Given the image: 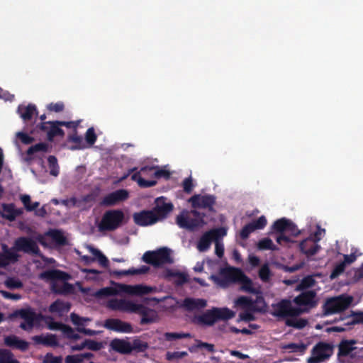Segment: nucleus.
<instances>
[{
    "mask_svg": "<svg viewBox=\"0 0 363 363\" xmlns=\"http://www.w3.org/2000/svg\"><path fill=\"white\" fill-rule=\"evenodd\" d=\"M106 307L112 311L139 314L142 316L141 324L154 323L158 318L155 310L130 299L111 298L108 300Z\"/></svg>",
    "mask_w": 363,
    "mask_h": 363,
    "instance_id": "obj_1",
    "label": "nucleus"
},
{
    "mask_svg": "<svg viewBox=\"0 0 363 363\" xmlns=\"http://www.w3.org/2000/svg\"><path fill=\"white\" fill-rule=\"evenodd\" d=\"M172 208L171 203L166 202L162 197L157 198L155 200V206L152 211L135 213L133 219L136 224L142 226L152 225L164 218Z\"/></svg>",
    "mask_w": 363,
    "mask_h": 363,
    "instance_id": "obj_2",
    "label": "nucleus"
},
{
    "mask_svg": "<svg viewBox=\"0 0 363 363\" xmlns=\"http://www.w3.org/2000/svg\"><path fill=\"white\" fill-rule=\"evenodd\" d=\"M153 291L152 287L143 285H128L118 284L113 286L103 288L94 294V296L99 298L108 297L121 295L122 293L132 296H142L148 294Z\"/></svg>",
    "mask_w": 363,
    "mask_h": 363,
    "instance_id": "obj_3",
    "label": "nucleus"
},
{
    "mask_svg": "<svg viewBox=\"0 0 363 363\" xmlns=\"http://www.w3.org/2000/svg\"><path fill=\"white\" fill-rule=\"evenodd\" d=\"M41 279L50 281L51 289L57 294H65L72 290V286L66 282L69 276L59 270H48L40 274Z\"/></svg>",
    "mask_w": 363,
    "mask_h": 363,
    "instance_id": "obj_4",
    "label": "nucleus"
},
{
    "mask_svg": "<svg viewBox=\"0 0 363 363\" xmlns=\"http://www.w3.org/2000/svg\"><path fill=\"white\" fill-rule=\"evenodd\" d=\"M352 301V296L340 295L328 298L322 306V317L339 313L346 310Z\"/></svg>",
    "mask_w": 363,
    "mask_h": 363,
    "instance_id": "obj_5",
    "label": "nucleus"
},
{
    "mask_svg": "<svg viewBox=\"0 0 363 363\" xmlns=\"http://www.w3.org/2000/svg\"><path fill=\"white\" fill-rule=\"evenodd\" d=\"M124 217L121 210L107 211L99 223L98 229L100 232L113 231L122 225Z\"/></svg>",
    "mask_w": 363,
    "mask_h": 363,
    "instance_id": "obj_6",
    "label": "nucleus"
},
{
    "mask_svg": "<svg viewBox=\"0 0 363 363\" xmlns=\"http://www.w3.org/2000/svg\"><path fill=\"white\" fill-rule=\"evenodd\" d=\"M143 260L156 267L164 264H172L174 262L172 250L163 247L157 250L148 251L143 255Z\"/></svg>",
    "mask_w": 363,
    "mask_h": 363,
    "instance_id": "obj_7",
    "label": "nucleus"
},
{
    "mask_svg": "<svg viewBox=\"0 0 363 363\" xmlns=\"http://www.w3.org/2000/svg\"><path fill=\"white\" fill-rule=\"evenodd\" d=\"M176 222L180 228L190 230L204 225L203 218L199 216L196 211L182 212L177 216Z\"/></svg>",
    "mask_w": 363,
    "mask_h": 363,
    "instance_id": "obj_8",
    "label": "nucleus"
},
{
    "mask_svg": "<svg viewBox=\"0 0 363 363\" xmlns=\"http://www.w3.org/2000/svg\"><path fill=\"white\" fill-rule=\"evenodd\" d=\"M242 272L240 269L235 268L222 269L218 276L211 275L210 278L217 286L224 288L230 283L238 282Z\"/></svg>",
    "mask_w": 363,
    "mask_h": 363,
    "instance_id": "obj_9",
    "label": "nucleus"
},
{
    "mask_svg": "<svg viewBox=\"0 0 363 363\" xmlns=\"http://www.w3.org/2000/svg\"><path fill=\"white\" fill-rule=\"evenodd\" d=\"M334 347L332 344L319 342L311 351V357L308 359V363H321L328 359L333 354Z\"/></svg>",
    "mask_w": 363,
    "mask_h": 363,
    "instance_id": "obj_10",
    "label": "nucleus"
},
{
    "mask_svg": "<svg viewBox=\"0 0 363 363\" xmlns=\"http://www.w3.org/2000/svg\"><path fill=\"white\" fill-rule=\"evenodd\" d=\"M315 297L314 291H306L296 296V317L316 306Z\"/></svg>",
    "mask_w": 363,
    "mask_h": 363,
    "instance_id": "obj_11",
    "label": "nucleus"
},
{
    "mask_svg": "<svg viewBox=\"0 0 363 363\" xmlns=\"http://www.w3.org/2000/svg\"><path fill=\"white\" fill-rule=\"evenodd\" d=\"M319 235L320 233L318 232H315L299 243L300 251L306 255L308 260L321 248L320 245L318 244L320 240Z\"/></svg>",
    "mask_w": 363,
    "mask_h": 363,
    "instance_id": "obj_12",
    "label": "nucleus"
},
{
    "mask_svg": "<svg viewBox=\"0 0 363 363\" xmlns=\"http://www.w3.org/2000/svg\"><path fill=\"white\" fill-rule=\"evenodd\" d=\"M154 166H145L140 170L136 171L131 175V179L136 182L139 186L147 188L153 186L156 184V182L150 179L154 177Z\"/></svg>",
    "mask_w": 363,
    "mask_h": 363,
    "instance_id": "obj_13",
    "label": "nucleus"
},
{
    "mask_svg": "<svg viewBox=\"0 0 363 363\" xmlns=\"http://www.w3.org/2000/svg\"><path fill=\"white\" fill-rule=\"evenodd\" d=\"M235 303L240 306L245 311L239 315L238 321H251L254 320L253 313L262 310V306L257 307L256 303L252 302L250 299L245 296L238 298Z\"/></svg>",
    "mask_w": 363,
    "mask_h": 363,
    "instance_id": "obj_14",
    "label": "nucleus"
},
{
    "mask_svg": "<svg viewBox=\"0 0 363 363\" xmlns=\"http://www.w3.org/2000/svg\"><path fill=\"white\" fill-rule=\"evenodd\" d=\"M226 233V230L223 228L213 229L205 233L197 244V249L200 252L207 250L210 247L213 240L215 241L216 240L223 238Z\"/></svg>",
    "mask_w": 363,
    "mask_h": 363,
    "instance_id": "obj_15",
    "label": "nucleus"
},
{
    "mask_svg": "<svg viewBox=\"0 0 363 363\" xmlns=\"http://www.w3.org/2000/svg\"><path fill=\"white\" fill-rule=\"evenodd\" d=\"M273 311L272 314L275 316L279 317H290L291 319L287 320L289 325H295V322L293 319V316L295 313V309L292 306V303L289 300H282L278 303L272 306Z\"/></svg>",
    "mask_w": 363,
    "mask_h": 363,
    "instance_id": "obj_16",
    "label": "nucleus"
},
{
    "mask_svg": "<svg viewBox=\"0 0 363 363\" xmlns=\"http://www.w3.org/2000/svg\"><path fill=\"white\" fill-rule=\"evenodd\" d=\"M16 315L23 319V321L20 324V327L24 330H31L40 322L39 315L30 308L22 309L16 312Z\"/></svg>",
    "mask_w": 363,
    "mask_h": 363,
    "instance_id": "obj_17",
    "label": "nucleus"
},
{
    "mask_svg": "<svg viewBox=\"0 0 363 363\" xmlns=\"http://www.w3.org/2000/svg\"><path fill=\"white\" fill-rule=\"evenodd\" d=\"M13 246L17 253H18V252H23L32 255H38L39 253V249L36 242L28 238H18L15 240Z\"/></svg>",
    "mask_w": 363,
    "mask_h": 363,
    "instance_id": "obj_18",
    "label": "nucleus"
},
{
    "mask_svg": "<svg viewBox=\"0 0 363 363\" xmlns=\"http://www.w3.org/2000/svg\"><path fill=\"white\" fill-rule=\"evenodd\" d=\"M50 237L52 240L59 245H64L67 244V238L64 233L60 230H50L45 235H39L36 237V240L38 241L42 245L49 247L50 244L48 238Z\"/></svg>",
    "mask_w": 363,
    "mask_h": 363,
    "instance_id": "obj_19",
    "label": "nucleus"
},
{
    "mask_svg": "<svg viewBox=\"0 0 363 363\" xmlns=\"http://www.w3.org/2000/svg\"><path fill=\"white\" fill-rule=\"evenodd\" d=\"M20 258V255L17 253L13 247H9L6 245H1V252H0V267H4L9 264L16 262Z\"/></svg>",
    "mask_w": 363,
    "mask_h": 363,
    "instance_id": "obj_20",
    "label": "nucleus"
},
{
    "mask_svg": "<svg viewBox=\"0 0 363 363\" xmlns=\"http://www.w3.org/2000/svg\"><path fill=\"white\" fill-rule=\"evenodd\" d=\"M104 327L117 333H129L133 331L131 325L118 318H109L105 320Z\"/></svg>",
    "mask_w": 363,
    "mask_h": 363,
    "instance_id": "obj_21",
    "label": "nucleus"
},
{
    "mask_svg": "<svg viewBox=\"0 0 363 363\" xmlns=\"http://www.w3.org/2000/svg\"><path fill=\"white\" fill-rule=\"evenodd\" d=\"M189 201L194 208H211L215 202L214 197L208 195H196Z\"/></svg>",
    "mask_w": 363,
    "mask_h": 363,
    "instance_id": "obj_22",
    "label": "nucleus"
},
{
    "mask_svg": "<svg viewBox=\"0 0 363 363\" xmlns=\"http://www.w3.org/2000/svg\"><path fill=\"white\" fill-rule=\"evenodd\" d=\"M128 197V192L125 189L117 190L112 192L104 197L103 204L106 206H113L120 201L127 199Z\"/></svg>",
    "mask_w": 363,
    "mask_h": 363,
    "instance_id": "obj_23",
    "label": "nucleus"
},
{
    "mask_svg": "<svg viewBox=\"0 0 363 363\" xmlns=\"http://www.w3.org/2000/svg\"><path fill=\"white\" fill-rule=\"evenodd\" d=\"M86 248L94 257L93 259H91L89 257L86 256V255L82 256L81 257L83 261H84L86 264H89L90 262H91L94 260H97L99 262V263L103 267H106L108 265V259L106 257L105 255H104L101 253V252L100 250H99L90 245H87L86 247Z\"/></svg>",
    "mask_w": 363,
    "mask_h": 363,
    "instance_id": "obj_24",
    "label": "nucleus"
},
{
    "mask_svg": "<svg viewBox=\"0 0 363 363\" xmlns=\"http://www.w3.org/2000/svg\"><path fill=\"white\" fill-rule=\"evenodd\" d=\"M110 347L114 351L121 354L131 352L130 342L125 339L115 338L110 342Z\"/></svg>",
    "mask_w": 363,
    "mask_h": 363,
    "instance_id": "obj_25",
    "label": "nucleus"
},
{
    "mask_svg": "<svg viewBox=\"0 0 363 363\" xmlns=\"http://www.w3.org/2000/svg\"><path fill=\"white\" fill-rule=\"evenodd\" d=\"M206 301L202 298H186L182 306L188 311L199 310L206 306Z\"/></svg>",
    "mask_w": 363,
    "mask_h": 363,
    "instance_id": "obj_26",
    "label": "nucleus"
},
{
    "mask_svg": "<svg viewBox=\"0 0 363 363\" xmlns=\"http://www.w3.org/2000/svg\"><path fill=\"white\" fill-rule=\"evenodd\" d=\"M340 320H346L347 321L344 323L345 326H347L350 328H352L353 325L357 324H363V311L362 312H356L354 311H350V314L344 316L340 317L339 318Z\"/></svg>",
    "mask_w": 363,
    "mask_h": 363,
    "instance_id": "obj_27",
    "label": "nucleus"
},
{
    "mask_svg": "<svg viewBox=\"0 0 363 363\" xmlns=\"http://www.w3.org/2000/svg\"><path fill=\"white\" fill-rule=\"evenodd\" d=\"M195 321L199 324H202L205 325H212L216 321V314L214 311V308L211 310L206 311L202 315H198L195 318Z\"/></svg>",
    "mask_w": 363,
    "mask_h": 363,
    "instance_id": "obj_28",
    "label": "nucleus"
},
{
    "mask_svg": "<svg viewBox=\"0 0 363 363\" xmlns=\"http://www.w3.org/2000/svg\"><path fill=\"white\" fill-rule=\"evenodd\" d=\"M4 343L9 347L25 351L28 348V343L15 335H9L4 337Z\"/></svg>",
    "mask_w": 363,
    "mask_h": 363,
    "instance_id": "obj_29",
    "label": "nucleus"
},
{
    "mask_svg": "<svg viewBox=\"0 0 363 363\" xmlns=\"http://www.w3.org/2000/svg\"><path fill=\"white\" fill-rule=\"evenodd\" d=\"M69 310V305L60 300L55 301L49 307V312L60 316L68 312Z\"/></svg>",
    "mask_w": 363,
    "mask_h": 363,
    "instance_id": "obj_30",
    "label": "nucleus"
},
{
    "mask_svg": "<svg viewBox=\"0 0 363 363\" xmlns=\"http://www.w3.org/2000/svg\"><path fill=\"white\" fill-rule=\"evenodd\" d=\"M32 340L37 344H43L48 346H55L57 345L55 336L52 334L33 336Z\"/></svg>",
    "mask_w": 363,
    "mask_h": 363,
    "instance_id": "obj_31",
    "label": "nucleus"
},
{
    "mask_svg": "<svg viewBox=\"0 0 363 363\" xmlns=\"http://www.w3.org/2000/svg\"><path fill=\"white\" fill-rule=\"evenodd\" d=\"M42 129L48 132V135L50 140L54 136L64 134L63 130L57 126V122H48L42 125Z\"/></svg>",
    "mask_w": 363,
    "mask_h": 363,
    "instance_id": "obj_32",
    "label": "nucleus"
},
{
    "mask_svg": "<svg viewBox=\"0 0 363 363\" xmlns=\"http://www.w3.org/2000/svg\"><path fill=\"white\" fill-rule=\"evenodd\" d=\"M354 344H356V341L354 340L341 341L338 348V356H348L349 354L354 349V347H353Z\"/></svg>",
    "mask_w": 363,
    "mask_h": 363,
    "instance_id": "obj_33",
    "label": "nucleus"
},
{
    "mask_svg": "<svg viewBox=\"0 0 363 363\" xmlns=\"http://www.w3.org/2000/svg\"><path fill=\"white\" fill-rule=\"evenodd\" d=\"M21 213V210L15 208L11 204L3 206L2 216L10 220H14Z\"/></svg>",
    "mask_w": 363,
    "mask_h": 363,
    "instance_id": "obj_34",
    "label": "nucleus"
},
{
    "mask_svg": "<svg viewBox=\"0 0 363 363\" xmlns=\"http://www.w3.org/2000/svg\"><path fill=\"white\" fill-rule=\"evenodd\" d=\"M216 314L217 320H227L235 315V313L228 308H214Z\"/></svg>",
    "mask_w": 363,
    "mask_h": 363,
    "instance_id": "obj_35",
    "label": "nucleus"
},
{
    "mask_svg": "<svg viewBox=\"0 0 363 363\" xmlns=\"http://www.w3.org/2000/svg\"><path fill=\"white\" fill-rule=\"evenodd\" d=\"M70 319L73 324L76 325L77 330L80 333V328H85L84 327L91 320L89 318L81 317L75 313L70 315Z\"/></svg>",
    "mask_w": 363,
    "mask_h": 363,
    "instance_id": "obj_36",
    "label": "nucleus"
},
{
    "mask_svg": "<svg viewBox=\"0 0 363 363\" xmlns=\"http://www.w3.org/2000/svg\"><path fill=\"white\" fill-rule=\"evenodd\" d=\"M18 111L23 120H29L35 113V107L33 105L20 106Z\"/></svg>",
    "mask_w": 363,
    "mask_h": 363,
    "instance_id": "obj_37",
    "label": "nucleus"
},
{
    "mask_svg": "<svg viewBox=\"0 0 363 363\" xmlns=\"http://www.w3.org/2000/svg\"><path fill=\"white\" fill-rule=\"evenodd\" d=\"M238 282H239L241 284L240 289L242 291L250 293L255 292V289L252 286V281L248 277H247L242 272Z\"/></svg>",
    "mask_w": 363,
    "mask_h": 363,
    "instance_id": "obj_38",
    "label": "nucleus"
},
{
    "mask_svg": "<svg viewBox=\"0 0 363 363\" xmlns=\"http://www.w3.org/2000/svg\"><path fill=\"white\" fill-rule=\"evenodd\" d=\"M149 270V267L146 266H142L138 269L130 268L128 270H123L116 272L115 274L118 276H128V275H137L145 274Z\"/></svg>",
    "mask_w": 363,
    "mask_h": 363,
    "instance_id": "obj_39",
    "label": "nucleus"
},
{
    "mask_svg": "<svg viewBox=\"0 0 363 363\" xmlns=\"http://www.w3.org/2000/svg\"><path fill=\"white\" fill-rule=\"evenodd\" d=\"M291 224L288 220L281 218L274 223L273 228L277 232H284L291 228Z\"/></svg>",
    "mask_w": 363,
    "mask_h": 363,
    "instance_id": "obj_40",
    "label": "nucleus"
},
{
    "mask_svg": "<svg viewBox=\"0 0 363 363\" xmlns=\"http://www.w3.org/2000/svg\"><path fill=\"white\" fill-rule=\"evenodd\" d=\"M315 283V280L312 275L305 277L301 283L296 286V291L306 289L313 286Z\"/></svg>",
    "mask_w": 363,
    "mask_h": 363,
    "instance_id": "obj_41",
    "label": "nucleus"
},
{
    "mask_svg": "<svg viewBox=\"0 0 363 363\" xmlns=\"http://www.w3.org/2000/svg\"><path fill=\"white\" fill-rule=\"evenodd\" d=\"M0 363H19L7 350H0Z\"/></svg>",
    "mask_w": 363,
    "mask_h": 363,
    "instance_id": "obj_42",
    "label": "nucleus"
},
{
    "mask_svg": "<svg viewBox=\"0 0 363 363\" xmlns=\"http://www.w3.org/2000/svg\"><path fill=\"white\" fill-rule=\"evenodd\" d=\"M259 277L262 281L267 282L269 281L272 273L268 264H264L261 267L259 271Z\"/></svg>",
    "mask_w": 363,
    "mask_h": 363,
    "instance_id": "obj_43",
    "label": "nucleus"
},
{
    "mask_svg": "<svg viewBox=\"0 0 363 363\" xmlns=\"http://www.w3.org/2000/svg\"><path fill=\"white\" fill-rule=\"evenodd\" d=\"M346 267L345 262H340L339 263H337L330 275V278L331 279H334L337 277H338L341 274H342L345 272Z\"/></svg>",
    "mask_w": 363,
    "mask_h": 363,
    "instance_id": "obj_44",
    "label": "nucleus"
},
{
    "mask_svg": "<svg viewBox=\"0 0 363 363\" xmlns=\"http://www.w3.org/2000/svg\"><path fill=\"white\" fill-rule=\"evenodd\" d=\"M130 347L131 352H143L148 347V345L145 342L135 339L133 341V342H130Z\"/></svg>",
    "mask_w": 363,
    "mask_h": 363,
    "instance_id": "obj_45",
    "label": "nucleus"
},
{
    "mask_svg": "<svg viewBox=\"0 0 363 363\" xmlns=\"http://www.w3.org/2000/svg\"><path fill=\"white\" fill-rule=\"evenodd\" d=\"M82 272H84L86 274L84 276V279L87 281H99V277L100 274V272L95 269H83Z\"/></svg>",
    "mask_w": 363,
    "mask_h": 363,
    "instance_id": "obj_46",
    "label": "nucleus"
},
{
    "mask_svg": "<svg viewBox=\"0 0 363 363\" xmlns=\"http://www.w3.org/2000/svg\"><path fill=\"white\" fill-rule=\"evenodd\" d=\"M190 333H166L164 334L165 340L167 341H172L177 339H182L185 337H190Z\"/></svg>",
    "mask_w": 363,
    "mask_h": 363,
    "instance_id": "obj_47",
    "label": "nucleus"
},
{
    "mask_svg": "<svg viewBox=\"0 0 363 363\" xmlns=\"http://www.w3.org/2000/svg\"><path fill=\"white\" fill-rule=\"evenodd\" d=\"M5 285L10 289H17L23 287V283L16 278H8L5 281Z\"/></svg>",
    "mask_w": 363,
    "mask_h": 363,
    "instance_id": "obj_48",
    "label": "nucleus"
},
{
    "mask_svg": "<svg viewBox=\"0 0 363 363\" xmlns=\"http://www.w3.org/2000/svg\"><path fill=\"white\" fill-rule=\"evenodd\" d=\"M21 200L28 211H33L39 206L38 202L30 203V197L28 195H22Z\"/></svg>",
    "mask_w": 363,
    "mask_h": 363,
    "instance_id": "obj_49",
    "label": "nucleus"
},
{
    "mask_svg": "<svg viewBox=\"0 0 363 363\" xmlns=\"http://www.w3.org/2000/svg\"><path fill=\"white\" fill-rule=\"evenodd\" d=\"M48 163L50 167V174L57 177L58 175V165L57 163V159L54 156H50L48 157Z\"/></svg>",
    "mask_w": 363,
    "mask_h": 363,
    "instance_id": "obj_50",
    "label": "nucleus"
},
{
    "mask_svg": "<svg viewBox=\"0 0 363 363\" xmlns=\"http://www.w3.org/2000/svg\"><path fill=\"white\" fill-rule=\"evenodd\" d=\"M48 149V145L45 143H38L37 145H35L33 146H31L28 150H27V155L28 156H30L35 152H46Z\"/></svg>",
    "mask_w": 363,
    "mask_h": 363,
    "instance_id": "obj_51",
    "label": "nucleus"
},
{
    "mask_svg": "<svg viewBox=\"0 0 363 363\" xmlns=\"http://www.w3.org/2000/svg\"><path fill=\"white\" fill-rule=\"evenodd\" d=\"M167 359L169 360H178L187 356V352H168L166 354Z\"/></svg>",
    "mask_w": 363,
    "mask_h": 363,
    "instance_id": "obj_52",
    "label": "nucleus"
},
{
    "mask_svg": "<svg viewBox=\"0 0 363 363\" xmlns=\"http://www.w3.org/2000/svg\"><path fill=\"white\" fill-rule=\"evenodd\" d=\"M43 363H62V359L60 356H54L51 353L46 354L43 359Z\"/></svg>",
    "mask_w": 363,
    "mask_h": 363,
    "instance_id": "obj_53",
    "label": "nucleus"
},
{
    "mask_svg": "<svg viewBox=\"0 0 363 363\" xmlns=\"http://www.w3.org/2000/svg\"><path fill=\"white\" fill-rule=\"evenodd\" d=\"M84 342L86 348H88L91 350L97 351L103 347L101 342H98L94 340H86L84 341Z\"/></svg>",
    "mask_w": 363,
    "mask_h": 363,
    "instance_id": "obj_54",
    "label": "nucleus"
},
{
    "mask_svg": "<svg viewBox=\"0 0 363 363\" xmlns=\"http://www.w3.org/2000/svg\"><path fill=\"white\" fill-rule=\"evenodd\" d=\"M85 139L87 143L89 144V145H94V143L96 140V135L94 133V130L93 128H90L87 130L86 135H85Z\"/></svg>",
    "mask_w": 363,
    "mask_h": 363,
    "instance_id": "obj_55",
    "label": "nucleus"
},
{
    "mask_svg": "<svg viewBox=\"0 0 363 363\" xmlns=\"http://www.w3.org/2000/svg\"><path fill=\"white\" fill-rule=\"evenodd\" d=\"M257 246L260 250H270L273 249V242L271 239L264 238L258 242Z\"/></svg>",
    "mask_w": 363,
    "mask_h": 363,
    "instance_id": "obj_56",
    "label": "nucleus"
},
{
    "mask_svg": "<svg viewBox=\"0 0 363 363\" xmlns=\"http://www.w3.org/2000/svg\"><path fill=\"white\" fill-rule=\"evenodd\" d=\"M16 138L19 139L24 144H30L33 141V138L23 132H18L16 133Z\"/></svg>",
    "mask_w": 363,
    "mask_h": 363,
    "instance_id": "obj_57",
    "label": "nucleus"
},
{
    "mask_svg": "<svg viewBox=\"0 0 363 363\" xmlns=\"http://www.w3.org/2000/svg\"><path fill=\"white\" fill-rule=\"evenodd\" d=\"M251 223L252 224L255 230L262 229L267 225V219L264 216H262L257 220Z\"/></svg>",
    "mask_w": 363,
    "mask_h": 363,
    "instance_id": "obj_58",
    "label": "nucleus"
},
{
    "mask_svg": "<svg viewBox=\"0 0 363 363\" xmlns=\"http://www.w3.org/2000/svg\"><path fill=\"white\" fill-rule=\"evenodd\" d=\"M254 230H255L252 224L250 223L246 225L242 228V230L240 232V236L242 237V238L246 239L249 236V235Z\"/></svg>",
    "mask_w": 363,
    "mask_h": 363,
    "instance_id": "obj_59",
    "label": "nucleus"
},
{
    "mask_svg": "<svg viewBox=\"0 0 363 363\" xmlns=\"http://www.w3.org/2000/svg\"><path fill=\"white\" fill-rule=\"evenodd\" d=\"M155 177H168L169 173L164 169H160L157 166H154L153 173Z\"/></svg>",
    "mask_w": 363,
    "mask_h": 363,
    "instance_id": "obj_60",
    "label": "nucleus"
},
{
    "mask_svg": "<svg viewBox=\"0 0 363 363\" xmlns=\"http://www.w3.org/2000/svg\"><path fill=\"white\" fill-rule=\"evenodd\" d=\"M215 252L219 257H221L224 253L223 244L220 242L219 239L215 240Z\"/></svg>",
    "mask_w": 363,
    "mask_h": 363,
    "instance_id": "obj_61",
    "label": "nucleus"
},
{
    "mask_svg": "<svg viewBox=\"0 0 363 363\" xmlns=\"http://www.w3.org/2000/svg\"><path fill=\"white\" fill-rule=\"evenodd\" d=\"M80 354L68 355L65 358V363H82Z\"/></svg>",
    "mask_w": 363,
    "mask_h": 363,
    "instance_id": "obj_62",
    "label": "nucleus"
},
{
    "mask_svg": "<svg viewBox=\"0 0 363 363\" xmlns=\"http://www.w3.org/2000/svg\"><path fill=\"white\" fill-rule=\"evenodd\" d=\"M48 108L51 111L60 112L64 108V104L62 102L52 103L48 106Z\"/></svg>",
    "mask_w": 363,
    "mask_h": 363,
    "instance_id": "obj_63",
    "label": "nucleus"
},
{
    "mask_svg": "<svg viewBox=\"0 0 363 363\" xmlns=\"http://www.w3.org/2000/svg\"><path fill=\"white\" fill-rule=\"evenodd\" d=\"M196 342H197V345H196V347L197 348H204L206 349V350H208V352H213L214 351V346L212 344H209V343H206V342H202L199 340H196Z\"/></svg>",
    "mask_w": 363,
    "mask_h": 363,
    "instance_id": "obj_64",
    "label": "nucleus"
}]
</instances>
